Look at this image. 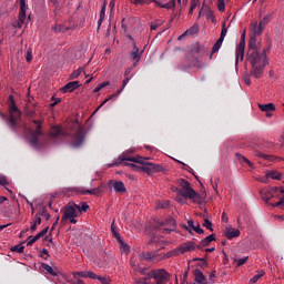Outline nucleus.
Listing matches in <instances>:
<instances>
[{"label": "nucleus", "instance_id": "nucleus-21", "mask_svg": "<svg viewBox=\"0 0 284 284\" xmlns=\"http://www.w3.org/2000/svg\"><path fill=\"white\" fill-rule=\"evenodd\" d=\"M194 284H210L207 283V280L205 278V275H203V272L199 268L194 271Z\"/></svg>", "mask_w": 284, "mask_h": 284}, {"label": "nucleus", "instance_id": "nucleus-18", "mask_svg": "<svg viewBox=\"0 0 284 284\" xmlns=\"http://www.w3.org/2000/svg\"><path fill=\"white\" fill-rule=\"evenodd\" d=\"M187 232H196V234H204L205 231H203V229H201V224L199 223H194L193 220H189L187 221V226H186Z\"/></svg>", "mask_w": 284, "mask_h": 284}, {"label": "nucleus", "instance_id": "nucleus-28", "mask_svg": "<svg viewBox=\"0 0 284 284\" xmlns=\"http://www.w3.org/2000/svg\"><path fill=\"white\" fill-rule=\"evenodd\" d=\"M41 268L44 272V274H50L51 276H57V272H54V268L50 266L49 264L41 263Z\"/></svg>", "mask_w": 284, "mask_h": 284}, {"label": "nucleus", "instance_id": "nucleus-45", "mask_svg": "<svg viewBox=\"0 0 284 284\" xmlns=\"http://www.w3.org/2000/svg\"><path fill=\"white\" fill-rule=\"evenodd\" d=\"M95 280L99 281L101 284H110V283H112V280H110V277H102L100 275H97Z\"/></svg>", "mask_w": 284, "mask_h": 284}, {"label": "nucleus", "instance_id": "nucleus-53", "mask_svg": "<svg viewBox=\"0 0 284 284\" xmlns=\"http://www.w3.org/2000/svg\"><path fill=\"white\" fill-rule=\"evenodd\" d=\"M0 185H10V182H8V179L6 176L0 178Z\"/></svg>", "mask_w": 284, "mask_h": 284}, {"label": "nucleus", "instance_id": "nucleus-30", "mask_svg": "<svg viewBox=\"0 0 284 284\" xmlns=\"http://www.w3.org/2000/svg\"><path fill=\"white\" fill-rule=\"evenodd\" d=\"M197 32H199V27L193 26L189 30H186L182 36L179 37V41H181V39H183V37H187L190 34H196Z\"/></svg>", "mask_w": 284, "mask_h": 284}, {"label": "nucleus", "instance_id": "nucleus-50", "mask_svg": "<svg viewBox=\"0 0 284 284\" xmlns=\"http://www.w3.org/2000/svg\"><path fill=\"white\" fill-rule=\"evenodd\" d=\"M162 24H163V22L161 20H158V21L151 22L150 28L152 31H154L159 28V26H162Z\"/></svg>", "mask_w": 284, "mask_h": 284}, {"label": "nucleus", "instance_id": "nucleus-38", "mask_svg": "<svg viewBox=\"0 0 284 284\" xmlns=\"http://www.w3.org/2000/svg\"><path fill=\"white\" fill-rule=\"evenodd\" d=\"M84 70L83 68H79L78 70L73 71L69 79L73 80V79H79V77H81V74H83Z\"/></svg>", "mask_w": 284, "mask_h": 284}, {"label": "nucleus", "instance_id": "nucleus-10", "mask_svg": "<svg viewBox=\"0 0 284 284\" xmlns=\"http://www.w3.org/2000/svg\"><path fill=\"white\" fill-rule=\"evenodd\" d=\"M26 12H28V7L26 4V0H20V10H19V16H18V22L13 24V28H23V24L26 23Z\"/></svg>", "mask_w": 284, "mask_h": 284}, {"label": "nucleus", "instance_id": "nucleus-56", "mask_svg": "<svg viewBox=\"0 0 284 284\" xmlns=\"http://www.w3.org/2000/svg\"><path fill=\"white\" fill-rule=\"evenodd\" d=\"M273 192H280L281 194H284V186H273Z\"/></svg>", "mask_w": 284, "mask_h": 284}, {"label": "nucleus", "instance_id": "nucleus-7", "mask_svg": "<svg viewBox=\"0 0 284 284\" xmlns=\"http://www.w3.org/2000/svg\"><path fill=\"white\" fill-rule=\"evenodd\" d=\"M88 210H90V206L85 202H82L80 205L74 202H70L62 207L61 212L62 214H77V211L88 212Z\"/></svg>", "mask_w": 284, "mask_h": 284}, {"label": "nucleus", "instance_id": "nucleus-35", "mask_svg": "<svg viewBox=\"0 0 284 284\" xmlns=\"http://www.w3.org/2000/svg\"><path fill=\"white\" fill-rule=\"evenodd\" d=\"M38 225H41V217H33L30 226L31 232H36Z\"/></svg>", "mask_w": 284, "mask_h": 284}, {"label": "nucleus", "instance_id": "nucleus-15", "mask_svg": "<svg viewBox=\"0 0 284 284\" xmlns=\"http://www.w3.org/2000/svg\"><path fill=\"white\" fill-rule=\"evenodd\" d=\"M130 79L131 78H124V80L122 81V88L120 90L116 91V93L109 95V98H106L98 108V110L100 108H103V105H105V103H108V101H111V99H114V97H119V94H121V92H123V90L125 89V85H128V83H130Z\"/></svg>", "mask_w": 284, "mask_h": 284}, {"label": "nucleus", "instance_id": "nucleus-22", "mask_svg": "<svg viewBox=\"0 0 284 284\" xmlns=\"http://www.w3.org/2000/svg\"><path fill=\"white\" fill-rule=\"evenodd\" d=\"M130 58L132 61H135V63H139L141 61V52H139V47H136V41L133 40V51L130 53Z\"/></svg>", "mask_w": 284, "mask_h": 284}, {"label": "nucleus", "instance_id": "nucleus-4", "mask_svg": "<svg viewBox=\"0 0 284 284\" xmlns=\"http://www.w3.org/2000/svg\"><path fill=\"white\" fill-rule=\"evenodd\" d=\"M149 227H151V230H162V232L170 234V232H174V230H176V221L172 217L159 220L156 216H154L150 222Z\"/></svg>", "mask_w": 284, "mask_h": 284}, {"label": "nucleus", "instance_id": "nucleus-17", "mask_svg": "<svg viewBox=\"0 0 284 284\" xmlns=\"http://www.w3.org/2000/svg\"><path fill=\"white\" fill-rule=\"evenodd\" d=\"M73 278H92L93 281L97 280V274L92 271H80L72 273Z\"/></svg>", "mask_w": 284, "mask_h": 284}, {"label": "nucleus", "instance_id": "nucleus-12", "mask_svg": "<svg viewBox=\"0 0 284 284\" xmlns=\"http://www.w3.org/2000/svg\"><path fill=\"white\" fill-rule=\"evenodd\" d=\"M266 22H267V17H264L263 20L260 21V23L256 21L251 22V30L255 37H261L263 34Z\"/></svg>", "mask_w": 284, "mask_h": 284}, {"label": "nucleus", "instance_id": "nucleus-44", "mask_svg": "<svg viewBox=\"0 0 284 284\" xmlns=\"http://www.w3.org/2000/svg\"><path fill=\"white\" fill-rule=\"evenodd\" d=\"M225 37H227V27H225V22L222 26V31L220 36V41H225Z\"/></svg>", "mask_w": 284, "mask_h": 284}, {"label": "nucleus", "instance_id": "nucleus-40", "mask_svg": "<svg viewBox=\"0 0 284 284\" xmlns=\"http://www.w3.org/2000/svg\"><path fill=\"white\" fill-rule=\"evenodd\" d=\"M52 30H54L55 32H68L70 28L65 27L64 24H55L54 27H52Z\"/></svg>", "mask_w": 284, "mask_h": 284}, {"label": "nucleus", "instance_id": "nucleus-64", "mask_svg": "<svg viewBox=\"0 0 284 284\" xmlns=\"http://www.w3.org/2000/svg\"><path fill=\"white\" fill-rule=\"evenodd\" d=\"M275 221H283V215H274Z\"/></svg>", "mask_w": 284, "mask_h": 284}, {"label": "nucleus", "instance_id": "nucleus-8", "mask_svg": "<svg viewBox=\"0 0 284 284\" xmlns=\"http://www.w3.org/2000/svg\"><path fill=\"white\" fill-rule=\"evenodd\" d=\"M151 278L154 280V283L150 282L151 284H165L170 281V273L163 268L152 270Z\"/></svg>", "mask_w": 284, "mask_h": 284}, {"label": "nucleus", "instance_id": "nucleus-37", "mask_svg": "<svg viewBox=\"0 0 284 284\" xmlns=\"http://www.w3.org/2000/svg\"><path fill=\"white\" fill-rule=\"evenodd\" d=\"M267 176H271L274 181H281V179H283V174L278 171H271Z\"/></svg>", "mask_w": 284, "mask_h": 284}, {"label": "nucleus", "instance_id": "nucleus-39", "mask_svg": "<svg viewBox=\"0 0 284 284\" xmlns=\"http://www.w3.org/2000/svg\"><path fill=\"white\" fill-rule=\"evenodd\" d=\"M111 232H112V236H114V239H116L118 243L120 241H123V239H121V234H119V232H116V229L114 227V221L111 224Z\"/></svg>", "mask_w": 284, "mask_h": 284}, {"label": "nucleus", "instance_id": "nucleus-36", "mask_svg": "<svg viewBox=\"0 0 284 284\" xmlns=\"http://www.w3.org/2000/svg\"><path fill=\"white\" fill-rule=\"evenodd\" d=\"M263 276H265V271H260L257 274H255L251 280L250 283L254 284V283H258L260 278H263Z\"/></svg>", "mask_w": 284, "mask_h": 284}, {"label": "nucleus", "instance_id": "nucleus-13", "mask_svg": "<svg viewBox=\"0 0 284 284\" xmlns=\"http://www.w3.org/2000/svg\"><path fill=\"white\" fill-rule=\"evenodd\" d=\"M31 123H34L36 131L33 132V139L30 140L31 145H39V136L43 134L41 128L43 126V122L41 120H32Z\"/></svg>", "mask_w": 284, "mask_h": 284}, {"label": "nucleus", "instance_id": "nucleus-24", "mask_svg": "<svg viewBox=\"0 0 284 284\" xmlns=\"http://www.w3.org/2000/svg\"><path fill=\"white\" fill-rule=\"evenodd\" d=\"M77 214H63L62 223H73L77 224Z\"/></svg>", "mask_w": 284, "mask_h": 284}, {"label": "nucleus", "instance_id": "nucleus-16", "mask_svg": "<svg viewBox=\"0 0 284 284\" xmlns=\"http://www.w3.org/2000/svg\"><path fill=\"white\" fill-rule=\"evenodd\" d=\"M48 230L49 227H44L43 230H41L38 234H36L34 236L30 235L28 237V242L27 245L30 247L31 245H34V242L39 241V239H43V236H45V234H48Z\"/></svg>", "mask_w": 284, "mask_h": 284}, {"label": "nucleus", "instance_id": "nucleus-1", "mask_svg": "<svg viewBox=\"0 0 284 284\" xmlns=\"http://www.w3.org/2000/svg\"><path fill=\"white\" fill-rule=\"evenodd\" d=\"M246 61H248V63L252 65L251 77L261 79L265 72V67L268 63L267 54H265V51L258 52L256 48L252 47V43H250V49L246 53Z\"/></svg>", "mask_w": 284, "mask_h": 284}, {"label": "nucleus", "instance_id": "nucleus-34", "mask_svg": "<svg viewBox=\"0 0 284 284\" xmlns=\"http://www.w3.org/2000/svg\"><path fill=\"white\" fill-rule=\"evenodd\" d=\"M113 190L116 192H125V184H123L121 181H116L113 183Z\"/></svg>", "mask_w": 284, "mask_h": 284}, {"label": "nucleus", "instance_id": "nucleus-26", "mask_svg": "<svg viewBox=\"0 0 284 284\" xmlns=\"http://www.w3.org/2000/svg\"><path fill=\"white\" fill-rule=\"evenodd\" d=\"M260 110H262V112H275L276 111V106L274 105V103H267V104H258Z\"/></svg>", "mask_w": 284, "mask_h": 284}, {"label": "nucleus", "instance_id": "nucleus-33", "mask_svg": "<svg viewBox=\"0 0 284 284\" xmlns=\"http://www.w3.org/2000/svg\"><path fill=\"white\" fill-rule=\"evenodd\" d=\"M140 258H142V261H154V253L152 252H144L140 254Z\"/></svg>", "mask_w": 284, "mask_h": 284}, {"label": "nucleus", "instance_id": "nucleus-41", "mask_svg": "<svg viewBox=\"0 0 284 284\" xmlns=\"http://www.w3.org/2000/svg\"><path fill=\"white\" fill-rule=\"evenodd\" d=\"M120 247L124 254H130V245H128L123 240L119 241Z\"/></svg>", "mask_w": 284, "mask_h": 284}, {"label": "nucleus", "instance_id": "nucleus-23", "mask_svg": "<svg viewBox=\"0 0 284 284\" xmlns=\"http://www.w3.org/2000/svg\"><path fill=\"white\" fill-rule=\"evenodd\" d=\"M212 241H216L215 234H211V235L204 237L197 245V250H201V247H207V245H210V243H212Z\"/></svg>", "mask_w": 284, "mask_h": 284}, {"label": "nucleus", "instance_id": "nucleus-49", "mask_svg": "<svg viewBox=\"0 0 284 284\" xmlns=\"http://www.w3.org/2000/svg\"><path fill=\"white\" fill-rule=\"evenodd\" d=\"M179 248H175L173 251H170L165 254V258H172V256H179Z\"/></svg>", "mask_w": 284, "mask_h": 284}, {"label": "nucleus", "instance_id": "nucleus-47", "mask_svg": "<svg viewBox=\"0 0 284 284\" xmlns=\"http://www.w3.org/2000/svg\"><path fill=\"white\" fill-rule=\"evenodd\" d=\"M203 227H206V230H210V232H214V229L212 227V221L209 219H204Z\"/></svg>", "mask_w": 284, "mask_h": 284}, {"label": "nucleus", "instance_id": "nucleus-32", "mask_svg": "<svg viewBox=\"0 0 284 284\" xmlns=\"http://www.w3.org/2000/svg\"><path fill=\"white\" fill-rule=\"evenodd\" d=\"M235 156L241 163H246L248 168H254V163H252V161H250L247 158L241 155V153H236Z\"/></svg>", "mask_w": 284, "mask_h": 284}, {"label": "nucleus", "instance_id": "nucleus-55", "mask_svg": "<svg viewBox=\"0 0 284 284\" xmlns=\"http://www.w3.org/2000/svg\"><path fill=\"white\" fill-rule=\"evenodd\" d=\"M26 114H27V116H29V119H33V118H34V114H37V112L27 109V110H26Z\"/></svg>", "mask_w": 284, "mask_h": 284}, {"label": "nucleus", "instance_id": "nucleus-51", "mask_svg": "<svg viewBox=\"0 0 284 284\" xmlns=\"http://www.w3.org/2000/svg\"><path fill=\"white\" fill-rule=\"evenodd\" d=\"M203 50V47L200 44V42H196L194 44V48H193V52H195V54H200V52Z\"/></svg>", "mask_w": 284, "mask_h": 284}, {"label": "nucleus", "instance_id": "nucleus-2", "mask_svg": "<svg viewBox=\"0 0 284 284\" xmlns=\"http://www.w3.org/2000/svg\"><path fill=\"white\" fill-rule=\"evenodd\" d=\"M179 185L181 189H178V196L176 201L181 203V196L183 199H189L190 201H193V203H197V205H201V203H204L205 201V193H196L194 189H192V184L190 181L185 179L179 180Z\"/></svg>", "mask_w": 284, "mask_h": 284}, {"label": "nucleus", "instance_id": "nucleus-19", "mask_svg": "<svg viewBox=\"0 0 284 284\" xmlns=\"http://www.w3.org/2000/svg\"><path fill=\"white\" fill-rule=\"evenodd\" d=\"M223 234L226 239L232 241V239H236V236H241V231L239 229H233V227H226L223 231Z\"/></svg>", "mask_w": 284, "mask_h": 284}, {"label": "nucleus", "instance_id": "nucleus-11", "mask_svg": "<svg viewBox=\"0 0 284 284\" xmlns=\"http://www.w3.org/2000/svg\"><path fill=\"white\" fill-rule=\"evenodd\" d=\"M243 59H245V30L241 34L240 43L236 47V65H239V61H243Z\"/></svg>", "mask_w": 284, "mask_h": 284}, {"label": "nucleus", "instance_id": "nucleus-60", "mask_svg": "<svg viewBox=\"0 0 284 284\" xmlns=\"http://www.w3.org/2000/svg\"><path fill=\"white\" fill-rule=\"evenodd\" d=\"M108 85H110V81H105L99 84L101 90H103V88H108Z\"/></svg>", "mask_w": 284, "mask_h": 284}, {"label": "nucleus", "instance_id": "nucleus-58", "mask_svg": "<svg viewBox=\"0 0 284 284\" xmlns=\"http://www.w3.org/2000/svg\"><path fill=\"white\" fill-rule=\"evenodd\" d=\"M131 73H132V69H126L124 72V79H128V78L132 79V75H130Z\"/></svg>", "mask_w": 284, "mask_h": 284}, {"label": "nucleus", "instance_id": "nucleus-62", "mask_svg": "<svg viewBox=\"0 0 284 284\" xmlns=\"http://www.w3.org/2000/svg\"><path fill=\"white\" fill-rule=\"evenodd\" d=\"M131 267L136 270V261L134 258H131Z\"/></svg>", "mask_w": 284, "mask_h": 284}, {"label": "nucleus", "instance_id": "nucleus-20", "mask_svg": "<svg viewBox=\"0 0 284 284\" xmlns=\"http://www.w3.org/2000/svg\"><path fill=\"white\" fill-rule=\"evenodd\" d=\"M81 84L79 81H71L67 83L61 90L63 94H68V92H74Z\"/></svg>", "mask_w": 284, "mask_h": 284}, {"label": "nucleus", "instance_id": "nucleus-63", "mask_svg": "<svg viewBox=\"0 0 284 284\" xmlns=\"http://www.w3.org/2000/svg\"><path fill=\"white\" fill-rule=\"evenodd\" d=\"M6 201H8V197L0 196V205H3V203H6Z\"/></svg>", "mask_w": 284, "mask_h": 284}, {"label": "nucleus", "instance_id": "nucleus-9", "mask_svg": "<svg viewBox=\"0 0 284 284\" xmlns=\"http://www.w3.org/2000/svg\"><path fill=\"white\" fill-rule=\"evenodd\" d=\"M83 141H85V130L83 126H79L72 135L71 145L80 148V145H83Z\"/></svg>", "mask_w": 284, "mask_h": 284}, {"label": "nucleus", "instance_id": "nucleus-54", "mask_svg": "<svg viewBox=\"0 0 284 284\" xmlns=\"http://www.w3.org/2000/svg\"><path fill=\"white\" fill-rule=\"evenodd\" d=\"M26 60L27 63H32V51H27Z\"/></svg>", "mask_w": 284, "mask_h": 284}, {"label": "nucleus", "instance_id": "nucleus-31", "mask_svg": "<svg viewBox=\"0 0 284 284\" xmlns=\"http://www.w3.org/2000/svg\"><path fill=\"white\" fill-rule=\"evenodd\" d=\"M221 45H223V40L217 39V41L214 43L212 48L210 59H212V57H214V54H216V52L221 50Z\"/></svg>", "mask_w": 284, "mask_h": 284}, {"label": "nucleus", "instance_id": "nucleus-61", "mask_svg": "<svg viewBox=\"0 0 284 284\" xmlns=\"http://www.w3.org/2000/svg\"><path fill=\"white\" fill-rule=\"evenodd\" d=\"M60 102H61V98H55L53 103H51V108H54V105H59Z\"/></svg>", "mask_w": 284, "mask_h": 284}, {"label": "nucleus", "instance_id": "nucleus-29", "mask_svg": "<svg viewBox=\"0 0 284 284\" xmlns=\"http://www.w3.org/2000/svg\"><path fill=\"white\" fill-rule=\"evenodd\" d=\"M125 159H128V156L122 158V165H128L129 168H131V170H133V172H141V166L133 163H128L126 161H130V160H125Z\"/></svg>", "mask_w": 284, "mask_h": 284}, {"label": "nucleus", "instance_id": "nucleus-57", "mask_svg": "<svg viewBox=\"0 0 284 284\" xmlns=\"http://www.w3.org/2000/svg\"><path fill=\"white\" fill-rule=\"evenodd\" d=\"M197 6H199V0H192V1H191V8H192V10H196Z\"/></svg>", "mask_w": 284, "mask_h": 284}, {"label": "nucleus", "instance_id": "nucleus-46", "mask_svg": "<svg viewBox=\"0 0 284 284\" xmlns=\"http://www.w3.org/2000/svg\"><path fill=\"white\" fill-rule=\"evenodd\" d=\"M216 8L219 12H225V0H217Z\"/></svg>", "mask_w": 284, "mask_h": 284}, {"label": "nucleus", "instance_id": "nucleus-3", "mask_svg": "<svg viewBox=\"0 0 284 284\" xmlns=\"http://www.w3.org/2000/svg\"><path fill=\"white\" fill-rule=\"evenodd\" d=\"M124 161H130L131 163H139L141 166V172H144L149 176H152V174H156V172H161L162 168L159 164L145 162L148 159L135 155V156H128L124 159Z\"/></svg>", "mask_w": 284, "mask_h": 284}, {"label": "nucleus", "instance_id": "nucleus-27", "mask_svg": "<svg viewBox=\"0 0 284 284\" xmlns=\"http://www.w3.org/2000/svg\"><path fill=\"white\" fill-rule=\"evenodd\" d=\"M256 156H258L260 159H264V161H275L277 163H280V161H283V159L281 158H276L274 155H267L263 153H257Z\"/></svg>", "mask_w": 284, "mask_h": 284}, {"label": "nucleus", "instance_id": "nucleus-6", "mask_svg": "<svg viewBox=\"0 0 284 284\" xmlns=\"http://www.w3.org/2000/svg\"><path fill=\"white\" fill-rule=\"evenodd\" d=\"M151 3H154L155 8H164V10H173V8H176V0H163L162 2H159L158 0H135V6H150Z\"/></svg>", "mask_w": 284, "mask_h": 284}, {"label": "nucleus", "instance_id": "nucleus-5", "mask_svg": "<svg viewBox=\"0 0 284 284\" xmlns=\"http://www.w3.org/2000/svg\"><path fill=\"white\" fill-rule=\"evenodd\" d=\"M8 108L10 114L9 128L17 130V122L21 121V111H19V106H17V102H14V95H9Z\"/></svg>", "mask_w": 284, "mask_h": 284}, {"label": "nucleus", "instance_id": "nucleus-59", "mask_svg": "<svg viewBox=\"0 0 284 284\" xmlns=\"http://www.w3.org/2000/svg\"><path fill=\"white\" fill-rule=\"evenodd\" d=\"M83 194H97V189L93 190H87V191H81Z\"/></svg>", "mask_w": 284, "mask_h": 284}, {"label": "nucleus", "instance_id": "nucleus-52", "mask_svg": "<svg viewBox=\"0 0 284 284\" xmlns=\"http://www.w3.org/2000/svg\"><path fill=\"white\" fill-rule=\"evenodd\" d=\"M170 205V202H158L156 207L159 210H164V207H168Z\"/></svg>", "mask_w": 284, "mask_h": 284}, {"label": "nucleus", "instance_id": "nucleus-42", "mask_svg": "<svg viewBox=\"0 0 284 284\" xmlns=\"http://www.w3.org/2000/svg\"><path fill=\"white\" fill-rule=\"evenodd\" d=\"M105 19V2L104 4L102 6L101 8V11H100V19L98 21V24L101 26L103 23V20Z\"/></svg>", "mask_w": 284, "mask_h": 284}, {"label": "nucleus", "instance_id": "nucleus-25", "mask_svg": "<svg viewBox=\"0 0 284 284\" xmlns=\"http://www.w3.org/2000/svg\"><path fill=\"white\" fill-rule=\"evenodd\" d=\"M50 136H63V129L59 125L52 126L50 131Z\"/></svg>", "mask_w": 284, "mask_h": 284}, {"label": "nucleus", "instance_id": "nucleus-48", "mask_svg": "<svg viewBox=\"0 0 284 284\" xmlns=\"http://www.w3.org/2000/svg\"><path fill=\"white\" fill-rule=\"evenodd\" d=\"M247 261H250V257L245 256L243 258L235 260V263H237V267H241V265H245V263H247Z\"/></svg>", "mask_w": 284, "mask_h": 284}, {"label": "nucleus", "instance_id": "nucleus-43", "mask_svg": "<svg viewBox=\"0 0 284 284\" xmlns=\"http://www.w3.org/2000/svg\"><path fill=\"white\" fill-rule=\"evenodd\" d=\"M26 250V246L22 244H18L11 248V252H17L18 254H23V251Z\"/></svg>", "mask_w": 284, "mask_h": 284}, {"label": "nucleus", "instance_id": "nucleus-14", "mask_svg": "<svg viewBox=\"0 0 284 284\" xmlns=\"http://www.w3.org/2000/svg\"><path fill=\"white\" fill-rule=\"evenodd\" d=\"M195 250H199V245L192 241L182 243L178 247L180 254H186V252H194Z\"/></svg>", "mask_w": 284, "mask_h": 284}]
</instances>
